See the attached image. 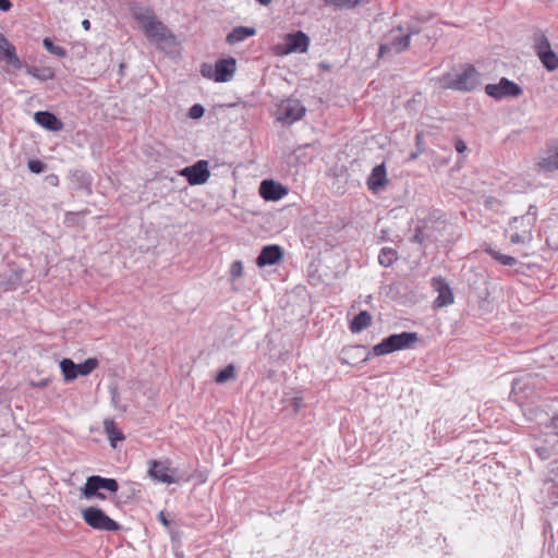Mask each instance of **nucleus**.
Masks as SVG:
<instances>
[{"instance_id": "45", "label": "nucleus", "mask_w": 558, "mask_h": 558, "mask_svg": "<svg viewBox=\"0 0 558 558\" xmlns=\"http://www.w3.org/2000/svg\"><path fill=\"white\" fill-rule=\"evenodd\" d=\"M256 1H257L259 4L265 5V7H266V5H269V4L272 2V0H256Z\"/></svg>"}, {"instance_id": "29", "label": "nucleus", "mask_w": 558, "mask_h": 558, "mask_svg": "<svg viewBox=\"0 0 558 558\" xmlns=\"http://www.w3.org/2000/svg\"><path fill=\"white\" fill-rule=\"evenodd\" d=\"M538 58L547 71L553 72L558 69V56L553 49L544 51Z\"/></svg>"}, {"instance_id": "43", "label": "nucleus", "mask_w": 558, "mask_h": 558, "mask_svg": "<svg viewBox=\"0 0 558 558\" xmlns=\"http://www.w3.org/2000/svg\"><path fill=\"white\" fill-rule=\"evenodd\" d=\"M159 520L160 522L165 525V526H168L169 525V521L166 519L163 512H160L159 513Z\"/></svg>"}, {"instance_id": "18", "label": "nucleus", "mask_w": 558, "mask_h": 558, "mask_svg": "<svg viewBox=\"0 0 558 558\" xmlns=\"http://www.w3.org/2000/svg\"><path fill=\"white\" fill-rule=\"evenodd\" d=\"M236 69L234 58L220 59L215 63L214 80L218 83L228 82L232 78Z\"/></svg>"}, {"instance_id": "22", "label": "nucleus", "mask_w": 558, "mask_h": 558, "mask_svg": "<svg viewBox=\"0 0 558 558\" xmlns=\"http://www.w3.org/2000/svg\"><path fill=\"white\" fill-rule=\"evenodd\" d=\"M22 69L25 70V73L27 75H31V76L39 80L40 82H46V81L54 78V71L49 66L38 68V66L23 63Z\"/></svg>"}, {"instance_id": "9", "label": "nucleus", "mask_w": 558, "mask_h": 558, "mask_svg": "<svg viewBox=\"0 0 558 558\" xmlns=\"http://www.w3.org/2000/svg\"><path fill=\"white\" fill-rule=\"evenodd\" d=\"M148 475L156 482L163 483L167 485L175 484L181 481L180 476H177V470L170 468V461H148Z\"/></svg>"}, {"instance_id": "2", "label": "nucleus", "mask_w": 558, "mask_h": 558, "mask_svg": "<svg viewBox=\"0 0 558 558\" xmlns=\"http://www.w3.org/2000/svg\"><path fill=\"white\" fill-rule=\"evenodd\" d=\"M420 29L416 27L397 26L391 28L384 37V43L379 46V58H384L387 54H399L405 51L410 46L411 36L418 34Z\"/></svg>"}, {"instance_id": "32", "label": "nucleus", "mask_w": 558, "mask_h": 558, "mask_svg": "<svg viewBox=\"0 0 558 558\" xmlns=\"http://www.w3.org/2000/svg\"><path fill=\"white\" fill-rule=\"evenodd\" d=\"M235 378V367L233 364L227 365L225 368L219 371L215 377L217 384H225L228 380Z\"/></svg>"}, {"instance_id": "30", "label": "nucleus", "mask_w": 558, "mask_h": 558, "mask_svg": "<svg viewBox=\"0 0 558 558\" xmlns=\"http://www.w3.org/2000/svg\"><path fill=\"white\" fill-rule=\"evenodd\" d=\"M533 41L534 50L537 57H539L544 51L551 50L548 38L542 32H537L534 34Z\"/></svg>"}, {"instance_id": "49", "label": "nucleus", "mask_w": 558, "mask_h": 558, "mask_svg": "<svg viewBox=\"0 0 558 558\" xmlns=\"http://www.w3.org/2000/svg\"><path fill=\"white\" fill-rule=\"evenodd\" d=\"M554 421H555V422H558V417H555V418H554Z\"/></svg>"}, {"instance_id": "27", "label": "nucleus", "mask_w": 558, "mask_h": 558, "mask_svg": "<svg viewBox=\"0 0 558 558\" xmlns=\"http://www.w3.org/2000/svg\"><path fill=\"white\" fill-rule=\"evenodd\" d=\"M398 259V253L392 247H383L378 255V263L383 267H390Z\"/></svg>"}, {"instance_id": "14", "label": "nucleus", "mask_w": 558, "mask_h": 558, "mask_svg": "<svg viewBox=\"0 0 558 558\" xmlns=\"http://www.w3.org/2000/svg\"><path fill=\"white\" fill-rule=\"evenodd\" d=\"M432 288L438 293L433 303V307L435 310L448 306L453 303V293L442 277L432 278Z\"/></svg>"}, {"instance_id": "3", "label": "nucleus", "mask_w": 558, "mask_h": 558, "mask_svg": "<svg viewBox=\"0 0 558 558\" xmlns=\"http://www.w3.org/2000/svg\"><path fill=\"white\" fill-rule=\"evenodd\" d=\"M438 84L444 89L472 92L480 85V73L472 64H466L457 75L442 74L438 77Z\"/></svg>"}, {"instance_id": "11", "label": "nucleus", "mask_w": 558, "mask_h": 558, "mask_svg": "<svg viewBox=\"0 0 558 558\" xmlns=\"http://www.w3.org/2000/svg\"><path fill=\"white\" fill-rule=\"evenodd\" d=\"M485 93L496 99L500 100L507 97H519L522 95L523 90L517 83L502 77L497 84H487L485 86Z\"/></svg>"}, {"instance_id": "24", "label": "nucleus", "mask_w": 558, "mask_h": 558, "mask_svg": "<svg viewBox=\"0 0 558 558\" xmlns=\"http://www.w3.org/2000/svg\"><path fill=\"white\" fill-rule=\"evenodd\" d=\"M538 167L546 172L555 171L558 169V145L555 148L548 150L547 155L541 158L538 161Z\"/></svg>"}, {"instance_id": "37", "label": "nucleus", "mask_w": 558, "mask_h": 558, "mask_svg": "<svg viewBox=\"0 0 558 558\" xmlns=\"http://www.w3.org/2000/svg\"><path fill=\"white\" fill-rule=\"evenodd\" d=\"M28 169L33 173H41L45 170V163L40 160H29L28 161Z\"/></svg>"}, {"instance_id": "26", "label": "nucleus", "mask_w": 558, "mask_h": 558, "mask_svg": "<svg viewBox=\"0 0 558 558\" xmlns=\"http://www.w3.org/2000/svg\"><path fill=\"white\" fill-rule=\"evenodd\" d=\"M427 228H428L427 221L424 220V219H418L417 223H416V226L414 228V234L411 238V242L420 244V245H424L425 242L429 238L427 232H426Z\"/></svg>"}, {"instance_id": "17", "label": "nucleus", "mask_w": 558, "mask_h": 558, "mask_svg": "<svg viewBox=\"0 0 558 558\" xmlns=\"http://www.w3.org/2000/svg\"><path fill=\"white\" fill-rule=\"evenodd\" d=\"M283 257L282 248L277 244L266 245L262 248L256 258L258 267L271 266L279 263Z\"/></svg>"}, {"instance_id": "15", "label": "nucleus", "mask_w": 558, "mask_h": 558, "mask_svg": "<svg viewBox=\"0 0 558 558\" xmlns=\"http://www.w3.org/2000/svg\"><path fill=\"white\" fill-rule=\"evenodd\" d=\"M3 61L14 71L23 68V62L16 53L15 46L0 32V62Z\"/></svg>"}, {"instance_id": "44", "label": "nucleus", "mask_w": 558, "mask_h": 558, "mask_svg": "<svg viewBox=\"0 0 558 558\" xmlns=\"http://www.w3.org/2000/svg\"><path fill=\"white\" fill-rule=\"evenodd\" d=\"M82 27L85 29V31H89L90 29V22L89 20H83L82 21Z\"/></svg>"}, {"instance_id": "25", "label": "nucleus", "mask_w": 558, "mask_h": 558, "mask_svg": "<svg viewBox=\"0 0 558 558\" xmlns=\"http://www.w3.org/2000/svg\"><path fill=\"white\" fill-rule=\"evenodd\" d=\"M104 430L113 448L117 446V441L124 439V435L118 428L113 420L104 421Z\"/></svg>"}, {"instance_id": "39", "label": "nucleus", "mask_w": 558, "mask_h": 558, "mask_svg": "<svg viewBox=\"0 0 558 558\" xmlns=\"http://www.w3.org/2000/svg\"><path fill=\"white\" fill-rule=\"evenodd\" d=\"M454 148L459 154H463L468 149L465 142L461 138L454 140Z\"/></svg>"}, {"instance_id": "1", "label": "nucleus", "mask_w": 558, "mask_h": 558, "mask_svg": "<svg viewBox=\"0 0 558 558\" xmlns=\"http://www.w3.org/2000/svg\"><path fill=\"white\" fill-rule=\"evenodd\" d=\"M133 17L141 25L146 38L155 45L173 44L175 36L156 16L151 9H137L133 11Z\"/></svg>"}, {"instance_id": "28", "label": "nucleus", "mask_w": 558, "mask_h": 558, "mask_svg": "<svg viewBox=\"0 0 558 558\" xmlns=\"http://www.w3.org/2000/svg\"><path fill=\"white\" fill-rule=\"evenodd\" d=\"M485 252L493 259H495L496 262H498L499 264H501L504 266H514L518 263L517 258H514L510 255L501 254L500 252L494 250L492 246H487L485 248Z\"/></svg>"}, {"instance_id": "40", "label": "nucleus", "mask_w": 558, "mask_h": 558, "mask_svg": "<svg viewBox=\"0 0 558 558\" xmlns=\"http://www.w3.org/2000/svg\"><path fill=\"white\" fill-rule=\"evenodd\" d=\"M202 75L208 78H214V73L211 68L207 64H203L201 69Z\"/></svg>"}, {"instance_id": "42", "label": "nucleus", "mask_w": 558, "mask_h": 558, "mask_svg": "<svg viewBox=\"0 0 558 558\" xmlns=\"http://www.w3.org/2000/svg\"><path fill=\"white\" fill-rule=\"evenodd\" d=\"M536 452H537V454H538L542 459H548V458H549L548 450H547L546 448H537V449H536Z\"/></svg>"}, {"instance_id": "31", "label": "nucleus", "mask_w": 558, "mask_h": 558, "mask_svg": "<svg viewBox=\"0 0 558 558\" xmlns=\"http://www.w3.org/2000/svg\"><path fill=\"white\" fill-rule=\"evenodd\" d=\"M72 178L78 184V187L86 190L88 193L92 192V189H90L92 180H90V177L86 172H84L82 170H75L72 173Z\"/></svg>"}, {"instance_id": "6", "label": "nucleus", "mask_w": 558, "mask_h": 558, "mask_svg": "<svg viewBox=\"0 0 558 558\" xmlns=\"http://www.w3.org/2000/svg\"><path fill=\"white\" fill-rule=\"evenodd\" d=\"M84 522L94 530L117 532L121 525L108 517L100 508L90 506L81 511Z\"/></svg>"}, {"instance_id": "38", "label": "nucleus", "mask_w": 558, "mask_h": 558, "mask_svg": "<svg viewBox=\"0 0 558 558\" xmlns=\"http://www.w3.org/2000/svg\"><path fill=\"white\" fill-rule=\"evenodd\" d=\"M291 407L293 408L295 413L300 412L301 409L304 407L303 398L302 397H293L291 399Z\"/></svg>"}, {"instance_id": "35", "label": "nucleus", "mask_w": 558, "mask_h": 558, "mask_svg": "<svg viewBox=\"0 0 558 558\" xmlns=\"http://www.w3.org/2000/svg\"><path fill=\"white\" fill-rule=\"evenodd\" d=\"M368 0H333L335 4L340 8L353 9L362 2H367Z\"/></svg>"}, {"instance_id": "8", "label": "nucleus", "mask_w": 558, "mask_h": 558, "mask_svg": "<svg viewBox=\"0 0 558 558\" xmlns=\"http://www.w3.org/2000/svg\"><path fill=\"white\" fill-rule=\"evenodd\" d=\"M99 365L96 357H88L83 363L76 364L71 359H63L60 362V369L65 381H72L78 376H87Z\"/></svg>"}, {"instance_id": "21", "label": "nucleus", "mask_w": 558, "mask_h": 558, "mask_svg": "<svg viewBox=\"0 0 558 558\" xmlns=\"http://www.w3.org/2000/svg\"><path fill=\"white\" fill-rule=\"evenodd\" d=\"M256 34V28L250 26H236L226 37L229 45H235Z\"/></svg>"}, {"instance_id": "36", "label": "nucleus", "mask_w": 558, "mask_h": 558, "mask_svg": "<svg viewBox=\"0 0 558 558\" xmlns=\"http://www.w3.org/2000/svg\"><path fill=\"white\" fill-rule=\"evenodd\" d=\"M205 109L202 105L195 104L190 108L189 117L192 119H199L204 116Z\"/></svg>"}, {"instance_id": "4", "label": "nucleus", "mask_w": 558, "mask_h": 558, "mask_svg": "<svg viewBox=\"0 0 558 558\" xmlns=\"http://www.w3.org/2000/svg\"><path fill=\"white\" fill-rule=\"evenodd\" d=\"M417 341L418 335L414 331H402L401 333H393L384 338L379 343L375 344L372 349V354L375 356H380L390 354L396 351L411 349Z\"/></svg>"}, {"instance_id": "7", "label": "nucleus", "mask_w": 558, "mask_h": 558, "mask_svg": "<svg viewBox=\"0 0 558 558\" xmlns=\"http://www.w3.org/2000/svg\"><path fill=\"white\" fill-rule=\"evenodd\" d=\"M100 489H106L110 493H117L119 484L114 478H107L100 475H92L87 477L84 487L82 488V495L87 498H99L105 499L106 496L99 493Z\"/></svg>"}, {"instance_id": "12", "label": "nucleus", "mask_w": 558, "mask_h": 558, "mask_svg": "<svg viewBox=\"0 0 558 558\" xmlns=\"http://www.w3.org/2000/svg\"><path fill=\"white\" fill-rule=\"evenodd\" d=\"M284 40V46H277V52L280 54H289L292 52L303 53L307 51L310 46V38L302 31L286 35Z\"/></svg>"}, {"instance_id": "46", "label": "nucleus", "mask_w": 558, "mask_h": 558, "mask_svg": "<svg viewBox=\"0 0 558 558\" xmlns=\"http://www.w3.org/2000/svg\"><path fill=\"white\" fill-rule=\"evenodd\" d=\"M519 229H511L513 232H521L522 231V226L519 223Z\"/></svg>"}, {"instance_id": "41", "label": "nucleus", "mask_w": 558, "mask_h": 558, "mask_svg": "<svg viewBox=\"0 0 558 558\" xmlns=\"http://www.w3.org/2000/svg\"><path fill=\"white\" fill-rule=\"evenodd\" d=\"M12 8L10 0H0V11L8 12Z\"/></svg>"}, {"instance_id": "13", "label": "nucleus", "mask_w": 558, "mask_h": 558, "mask_svg": "<svg viewBox=\"0 0 558 558\" xmlns=\"http://www.w3.org/2000/svg\"><path fill=\"white\" fill-rule=\"evenodd\" d=\"M179 174L186 178L191 185L204 184L210 177V172L208 170V161L198 160L194 165L181 169Z\"/></svg>"}, {"instance_id": "33", "label": "nucleus", "mask_w": 558, "mask_h": 558, "mask_svg": "<svg viewBox=\"0 0 558 558\" xmlns=\"http://www.w3.org/2000/svg\"><path fill=\"white\" fill-rule=\"evenodd\" d=\"M43 45L46 48V50L48 52H50L51 54L57 56L59 58L66 57V49L62 46L54 45L53 41L49 37L44 38Z\"/></svg>"}, {"instance_id": "34", "label": "nucleus", "mask_w": 558, "mask_h": 558, "mask_svg": "<svg viewBox=\"0 0 558 558\" xmlns=\"http://www.w3.org/2000/svg\"><path fill=\"white\" fill-rule=\"evenodd\" d=\"M243 275V264L241 260H235L231 264L230 276L232 280L240 278Z\"/></svg>"}, {"instance_id": "20", "label": "nucleus", "mask_w": 558, "mask_h": 558, "mask_svg": "<svg viewBox=\"0 0 558 558\" xmlns=\"http://www.w3.org/2000/svg\"><path fill=\"white\" fill-rule=\"evenodd\" d=\"M34 119L37 124L49 131H60L63 128V123L49 111H38L34 114Z\"/></svg>"}, {"instance_id": "19", "label": "nucleus", "mask_w": 558, "mask_h": 558, "mask_svg": "<svg viewBox=\"0 0 558 558\" xmlns=\"http://www.w3.org/2000/svg\"><path fill=\"white\" fill-rule=\"evenodd\" d=\"M366 184L368 190L373 193L379 192L388 184L386 167L384 163L377 165L373 168Z\"/></svg>"}, {"instance_id": "48", "label": "nucleus", "mask_w": 558, "mask_h": 558, "mask_svg": "<svg viewBox=\"0 0 558 558\" xmlns=\"http://www.w3.org/2000/svg\"><path fill=\"white\" fill-rule=\"evenodd\" d=\"M88 213H89V211L86 209V210L82 211L81 214H83V215H87Z\"/></svg>"}, {"instance_id": "16", "label": "nucleus", "mask_w": 558, "mask_h": 558, "mask_svg": "<svg viewBox=\"0 0 558 558\" xmlns=\"http://www.w3.org/2000/svg\"><path fill=\"white\" fill-rule=\"evenodd\" d=\"M288 189L274 180H264L259 186V194L265 201L276 202L288 194Z\"/></svg>"}, {"instance_id": "5", "label": "nucleus", "mask_w": 558, "mask_h": 558, "mask_svg": "<svg viewBox=\"0 0 558 558\" xmlns=\"http://www.w3.org/2000/svg\"><path fill=\"white\" fill-rule=\"evenodd\" d=\"M537 218V207L530 205L527 213L520 217H513L510 221V229H519V223L522 226L521 232H512L510 242L512 244H524L532 241V231Z\"/></svg>"}, {"instance_id": "10", "label": "nucleus", "mask_w": 558, "mask_h": 558, "mask_svg": "<svg viewBox=\"0 0 558 558\" xmlns=\"http://www.w3.org/2000/svg\"><path fill=\"white\" fill-rule=\"evenodd\" d=\"M305 107L296 99L282 100L277 109V120L284 124H292L305 114Z\"/></svg>"}, {"instance_id": "47", "label": "nucleus", "mask_w": 558, "mask_h": 558, "mask_svg": "<svg viewBox=\"0 0 558 558\" xmlns=\"http://www.w3.org/2000/svg\"><path fill=\"white\" fill-rule=\"evenodd\" d=\"M76 215H77V214H75V213H68V214H66V217H70V216H76Z\"/></svg>"}, {"instance_id": "23", "label": "nucleus", "mask_w": 558, "mask_h": 558, "mask_svg": "<svg viewBox=\"0 0 558 558\" xmlns=\"http://www.w3.org/2000/svg\"><path fill=\"white\" fill-rule=\"evenodd\" d=\"M372 325V315L367 311H361L350 322L349 329L352 333H359Z\"/></svg>"}]
</instances>
